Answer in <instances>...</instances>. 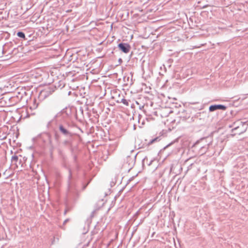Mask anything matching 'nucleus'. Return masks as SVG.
Returning a JSON list of instances; mask_svg holds the SVG:
<instances>
[{
	"instance_id": "10",
	"label": "nucleus",
	"mask_w": 248,
	"mask_h": 248,
	"mask_svg": "<svg viewBox=\"0 0 248 248\" xmlns=\"http://www.w3.org/2000/svg\"><path fill=\"white\" fill-rule=\"evenodd\" d=\"M62 144L63 145H68L70 144V142L69 140H64L62 142Z\"/></svg>"
},
{
	"instance_id": "7",
	"label": "nucleus",
	"mask_w": 248,
	"mask_h": 248,
	"mask_svg": "<svg viewBox=\"0 0 248 248\" xmlns=\"http://www.w3.org/2000/svg\"><path fill=\"white\" fill-rule=\"evenodd\" d=\"M217 109V105H212V106H211L210 107H209V110L210 111H214L216 110Z\"/></svg>"
},
{
	"instance_id": "2",
	"label": "nucleus",
	"mask_w": 248,
	"mask_h": 248,
	"mask_svg": "<svg viewBox=\"0 0 248 248\" xmlns=\"http://www.w3.org/2000/svg\"><path fill=\"white\" fill-rule=\"evenodd\" d=\"M119 49L125 53H128L130 49V46L126 43H120L118 45Z\"/></svg>"
},
{
	"instance_id": "3",
	"label": "nucleus",
	"mask_w": 248,
	"mask_h": 248,
	"mask_svg": "<svg viewBox=\"0 0 248 248\" xmlns=\"http://www.w3.org/2000/svg\"><path fill=\"white\" fill-rule=\"evenodd\" d=\"M60 132L65 136L71 137L72 134L70 132L67 130L62 124H60L59 126Z\"/></svg>"
},
{
	"instance_id": "1",
	"label": "nucleus",
	"mask_w": 248,
	"mask_h": 248,
	"mask_svg": "<svg viewBox=\"0 0 248 248\" xmlns=\"http://www.w3.org/2000/svg\"><path fill=\"white\" fill-rule=\"evenodd\" d=\"M234 127V128L232 130V132H234L238 129H240V131H238L237 132H235L234 135H240L241 134L246 132L247 129V127L245 126V123L239 121L233 123L232 125H230V127Z\"/></svg>"
},
{
	"instance_id": "4",
	"label": "nucleus",
	"mask_w": 248,
	"mask_h": 248,
	"mask_svg": "<svg viewBox=\"0 0 248 248\" xmlns=\"http://www.w3.org/2000/svg\"><path fill=\"white\" fill-rule=\"evenodd\" d=\"M49 144L51 147V148L53 150L56 147V145H54L51 140V139L50 138V136H49Z\"/></svg>"
},
{
	"instance_id": "9",
	"label": "nucleus",
	"mask_w": 248,
	"mask_h": 248,
	"mask_svg": "<svg viewBox=\"0 0 248 248\" xmlns=\"http://www.w3.org/2000/svg\"><path fill=\"white\" fill-rule=\"evenodd\" d=\"M122 102L124 104V105H126V106H127L129 105V103H128V102L127 100H126V99H122Z\"/></svg>"
},
{
	"instance_id": "14",
	"label": "nucleus",
	"mask_w": 248,
	"mask_h": 248,
	"mask_svg": "<svg viewBox=\"0 0 248 248\" xmlns=\"http://www.w3.org/2000/svg\"><path fill=\"white\" fill-rule=\"evenodd\" d=\"M240 129H238L237 130H236V131H235V132H237V131H240ZM233 133H234L233 135H234V134H235V132H233Z\"/></svg>"
},
{
	"instance_id": "13",
	"label": "nucleus",
	"mask_w": 248,
	"mask_h": 248,
	"mask_svg": "<svg viewBox=\"0 0 248 248\" xmlns=\"http://www.w3.org/2000/svg\"><path fill=\"white\" fill-rule=\"evenodd\" d=\"M157 138L156 139H155L154 140H153L151 141V143H153L156 140H157Z\"/></svg>"
},
{
	"instance_id": "6",
	"label": "nucleus",
	"mask_w": 248,
	"mask_h": 248,
	"mask_svg": "<svg viewBox=\"0 0 248 248\" xmlns=\"http://www.w3.org/2000/svg\"><path fill=\"white\" fill-rule=\"evenodd\" d=\"M17 35L19 37L24 38V39L25 38V35L24 33H23V32H21V31L18 32L17 33Z\"/></svg>"
},
{
	"instance_id": "8",
	"label": "nucleus",
	"mask_w": 248,
	"mask_h": 248,
	"mask_svg": "<svg viewBox=\"0 0 248 248\" xmlns=\"http://www.w3.org/2000/svg\"><path fill=\"white\" fill-rule=\"evenodd\" d=\"M18 160V156L16 155H14L12 157L11 161L12 162H16Z\"/></svg>"
},
{
	"instance_id": "12",
	"label": "nucleus",
	"mask_w": 248,
	"mask_h": 248,
	"mask_svg": "<svg viewBox=\"0 0 248 248\" xmlns=\"http://www.w3.org/2000/svg\"><path fill=\"white\" fill-rule=\"evenodd\" d=\"M55 140H56V142L57 143H58L59 142V137H58V136L57 135H55Z\"/></svg>"
},
{
	"instance_id": "5",
	"label": "nucleus",
	"mask_w": 248,
	"mask_h": 248,
	"mask_svg": "<svg viewBox=\"0 0 248 248\" xmlns=\"http://www.w3.org/2000/svg\"><path fill=\"white\" fill-rule=\"evenodd\" d=\"M217 109L225 110L226 107L222 105H217Z\"/></svg>"
},
{
	"instance_id": "11",
	"label": "nucleus",
	"mask_w": 248,
	"mask_h": 248,
	"mask_svg": "<svg viewBox=\"0 0 248 248\" xmlns=\"http://www.w3.org/2000/svg\"><path fill=\"white\" fill-rule=\"evenodd\" d=\"M69 176H68V179H69V180H70L72 178V172H71V170H69Z\"/></svg>"
}]
</instances>
